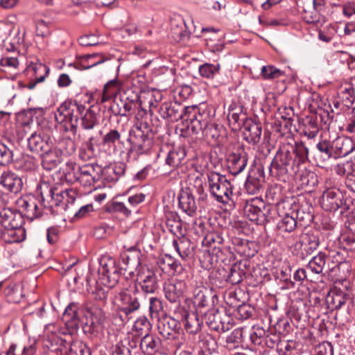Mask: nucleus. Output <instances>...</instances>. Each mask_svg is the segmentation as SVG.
I'll return each instance as SVG.
<instances>
[{
  "label": "nucleus",
  "mask_w": 355,
  "mask_h": 355,
  "mask_svg": "<svg viewBox=\"0 0 355 355\" xmlns=\"http://www.w3.org/2000/svg\"><path fill=\"white\" fill-rule=\"evenodd\" d=\"M58 115H55L57 121L65 122L69 127H65L66 131H71L76 135L78 130V119L80 118V125L85 130H92L97 124V116L94 111L86 110L85 107L76 101H65L58 109Z\"/></svg>",
  "instance_id": "obj_1"
},
{
  "label": "nucleus",
  "mask_w": 355,
  "mask_h": 355,
  "mask_svg": "<svg viewBox=\"0 0 355 355\" xmlns=\"http://www.w3.org/2000/svg\"><path fill=\"white\" fill-rule=\"evenodd\" d=\"M135 118L137 122L129 131V137L127 139L131 145L128 154L135 153L139 156L150 153L153 145L154 133L147 120L146 110L139 111Z\"/></svg>",
  "instance_id": "obj_2"
},
{
  "label": "nucleus",
  "mask_w": 355,
  "mask_h": 355,
  "mask_svg": "<svg viewBox=\"0 0 355 355\" xmlns=\"http://www.w3.org/2000/svg\"><path fill=\"white\" fill-rule=\"evenodd\" d=\"M76 166L73 162L66 164L65 178L69 182H78L84 187L94 185L100 180L103 173L102 167L97 164H85L78 166L76 171Z\"/></svg>",
  "instance_id": "obj_3"
},
{
  "label": "nucleus",
  "mask_w": 355,
  "mask_h": 355,
  "mask_svg": "<svg viewBox=\"0 0 355 355\" xmlns=\"http://www.w3.org/2000/svg\"><path fill=\"white\" fill-rule=\"evenodd\" d=\"M209 189L213 197L223 204L233 202V186L225 175L216 172H209L207 175Z\"/></svg>",
  "instance_id": "obj_4"
},
{
  "label": "nucleus",
  "mask_w": 355,
  "mask_h": 355,
  "mask_svg": "<svg viewBox=\"0 0 355 355\" xmlns=\"http://www.w3.org/2000/svg\"><path fill=\"white\" fill-rule=\"evenodd\" d=\"M294 150L295 146L290 144H284L279 148L270 164V172L272 175H284L290 171L295 172Z\"/></svg>",
  "instance_id": "obj_5"
},
{
  "label": "nucleus",
  "mask_w": 355,
  "mask_h": 355,
  "mask_svg": "<svg viewBox=\"0 0 355 355\" xmlns=\"http://www.w3.org/2000/svg\"><path fill=\"white\" fill-rule=\"evenodd\" d=\"M115 304L122 321H128L130 315L138 310L140 303L136 295L131 294L128 288L121 291L115 297Z\"/></svg>",
  "instance_id": "obj_6"
},
{
  "label": "nucleus",
  "mask_w": 355,
  "mask_h": 355,
  "mask_svg": "<svg viewBox=\"0 0 355 355\" xmlns=\"http://www.w3.org/2000/svg\"><path fill=\"white\" fill-rule=\"evenodd\" d=\"M122 269L116 266L114 259H109L101 263L98 273L103 284L112 288L119 282Z\"/></svg>",
  "instance_id": "obj_7"
},
{
  "label": "nucleus",
  "mask_w": 355,
  "mask_h": 355,
  "mask_svg": "<svg viewBox=\"0 0 355 355\" xmlns=\"http://www.w3.org/2000/svg\"><path fill=\"white\" fill-rule=\"evenodd\" d=\"M141 102L138 96L135 95L134 98H130L125 96H121L120 98L116 100L114 105L112 106V110L114 114L119 116H128L135 113L140 110Z\"/></svg>",
  "instance_id": "obj_8"
},
{
  "label": "nucleus",
  "mask_w": 355,
  "mask_h": 355,
  "mask_svg": "<svg viewBox=\"0 0 355 355\" xmlns=\"http://www.w3.org/2000/svg\"><path fill=\"white\" fill-rule=\"evenodd\" d=\"M343 204V194L339 189L336 187L327 188L320 198L322 208L327 211H336L341 207Z\"/></svg>",
  "instance_id": "obj_9"
},
{
  "label": "nucleus",
  "mask_w": 355,
  "mask_h": 355,
  "mask_svg": "<svg viewBox=\"0 0 355 355\" xmlns=\"http://www.w3.org/2000/svg\"><path fill=\"white\" fill-rule=\"evenodd\" d=\"M318 233L311 231L302 233L298 241L295 244V249L301 250L300 257L304 259L311 254L319 246Z\"/></svg>",
  "instance_id": "obj_10"
},
{
  "label": "nucleus",
  "mask_w": 355,
  "mask_h": 355,
  "mask_svg": "<svg viewBox=\"0 0 355 355\" xmlns=\"http://www.w3.org/2000/svg\"><path fill=\"white\" fill-rule=\"evenodd\" d=\"M137 281L146 293H153L158 288L157 274L149 268H141L137 273Z\"/></svg>",
  "instance_id": "obj_11"
},
{
  "label": "nucleus",
  "mask_w": 355,
  "mask_h": 355,
  "mask_svg": "<svg viewBox=\"0 0 355 355\" xmlns=\"http://www.w3.org/2000/svg\"><path fill=\"white\" fill-rule=\"evenodd\" d=\"M186 107L178 102H165L161 104L158 112L161 117L170 122L184 119Z\"/></svg>",
  "instance_id": "obj_12"
},
{
  "label": "nucleus",
  "mask_w": 355,
  "mask_h": 355,
  "mask_svg": "<svg viewBox=\"0 0 355 355\" xmlns=\"http://www.w3.org/2000/svg\"><path fill=\"white\" fill-rule=\"evenodd\" d=\"M180 323L171 316L159 319L157 329L159 334L166 339H175L180 330Z\"/></svg>",
  "instance_id": "obj_13"
},
{
  "label": "nucleus",
  "mask_w": 355,
  "mask_h": 355,
  "mask_svg": "<svg viewBox=\"0 0 355 355\" xmlns=\"http://www.w3.org/2000/svg\"><path fill=\"white\" fill-rule=\"evenodd\" d=\"M187 288V286L184 280L175 278L165 284L164 288L165 297L172 303L178 302Z\"/></svg>",
  "instance_id": "obj_14"
},
{
  "label": "nucleus",
  "mask_w": 355,
  "mask_h": 355,
  "mask_svg": "<svg viewBox=\"0 0 355 355\" xmlns=\"http://www.w3.org/2000/svg\"><path fill=\"white\" fill-rule=\"evenodd\" d=\"M49 196L51 199L52 205L51 206L57 207L58 211H67L69 208V204H73L75 200L74 197L71 195L72 191L64 190L58 191L55 188H51L49 191Z\"/></svg>",
  "instance_id": "obj_15"
},
{
  "label": "nucleus",
  "mask_w": 355,
  "mask_h": 355,
  "mask_svg": "<svg viewBox=\"0 0 355 355\" xmlns=\"http://www.w3.org/2000/svg\"><path fill=\"white\" fill-rule=\"evenodd\" d=\"M24 215L31 220L42 216V207L41 202L33 197H26L19 202Z\"/></svg>",
  "instance_id": "obj_16"
},
{
  "label": "nucleus",
  "mask_w": 355,
  "mask_h": 355,
  "mask_svg": "<svg viewBox=\"0 0 355 355\" xmlns=\"http://www.w3.org/2000/svg\"><path fill=\"white\" fill-rule=\"evenodd\" d=\"M0 223L5 229L21 227L24 223L22 213L3 208L0 211Z\"/></svg>",
  "instance_id": "obj_17"
},
{
  "label": "nucleus",
  "mask_w": 355,
  "mask_h": 355,
  "mask_svg": "<svg viewBox=\"0 0 355 355\" xmlns=\"http://www.w3.org/2000/svg\"><path fill=\"white\" fill-rule=\"evenodd\" d=\"M53 144L49 136H41L36 132L33 133L28 139V147L30 150L40 155L43 152L49 151Z\"/></svg>",
  "instance_id": "obj_18"
},
{
  "label": "nucleus",
  "mask_w": 355,
  "mask_h": 355,
  "mask_svg": "<svg viewBox=\"0 0 355 355\" xmlns=\"http://www.w3.org/2000/svg\"><path fill=\"white\" fill-rule=\"evenodd\" d=\"M247 163L248 155L243 150L230 154L227 158L228 170L234 175L241 173L246 167Z\"/></svg>",
  "instance_id": "obj_19"
},
{
  "label": "nucleus",
  "mask_w": 355,
  "mask_h": 355,
  "mask_svg": "<svg viewBox=\"0 0 355 355\" xmlns=\"http://www.w3.org/2000/svg\"><path fill=\"white\" fill-rule=\"evenodd\" d=\"M262 132L261 125L251 119H246L243 123V138L248 142L257 144L261 139Z\"/></svg>",
  "instance_id": "obj_20"
},
{
  "label": "nucleus",
  "mask_w": 355,
  "mask_h": 355,
  "mask_svg": "<svg viewBox=\"0 0 355 355\" xmlns=\"http://www.w3.org/2000/svg\"><path fill=\"white\" fill-rule=\"evenodd\" d=\"M263 206L264 201L262 199L253 198L245 201L243 211L249 220L260 223V218L263 216L261 208Z\"/></svg>",
  "instance_id": "obj_21"
},
{
  "label": "nucleus",
  "mask_w": 355,
  "mask_h": 355,
  "mask_svg": "<svg viewBox=\"0 0 355 355\" xmlns=\"http://www.w3.org/2000/svg\"><path fill=\"white\" fill-rule=\"evenodd\" d=\"M179 208L189 216H193L197 210L194 196L189 188L181 189L178 195Z\"/></svg>",
  "instance_id": "obj_22"
},
{
  "label": "nucleus",
  "mask_w": 355,
  "mask_h": 355,
  "mask_svg": "<svg viewBox=\"0 0 355 355\" xmlns=\"http://www.w3.org/2000/svg\"><path fill=\"white\" fill-rule=\"evenodd\" d=\"M0 184L7 191L17 193L21 190L23 182L15 173L6 171H3L0 177Z\"/></svg>",
  "instance_id": "obj_23"
},
{
  "label": "nucleus",
  "mask_w": 355,
  "mask_h": 355,
  "mask_svg": "<svg viewBox=\"0 0 355 355\" xmlns=\"http://www.w3.org/2000/svg\"><path fill=\"white\" fill-rule=\"evenodd\" d=\"M336 158L345 157L355 150V141L347 137H338L334 141Z\"/></svg>",
  "instance_id": "obj_24"
},
{
  "label": "nucleus",
  "mask_w": 355,
  "mask_h": 355,
  "mask_svg": "<svg viewBox=\"0 0 355 355\" xmlns=\"http://www.w3.org/2000/svg\"><path fill=\"white\" fill-rule=\"evenodd\" d=\"M142 352L146 355H153L160 349L161 340L154 334H146L139 340Z\"/></svg>",
  "instance_id": "obj_25"
},
{
  "label": "nucleus",
  "mask_w": 355,
  "mask_h": 355,
  "mask_svg": "<svg viewBox=\"0 0 355 355\" xmlns=\"http://www.w3.org/2000/svg\"><path fill=\"white\" fill-rule=\"evenodd\" d=\"M173 246L182 259H189L193 257V246L190 239L184 236V234L173 241Z\"/></svg>",
  "instance_id": "obj_26"
},
{
  "label": "nucleus",
  "mask_w": 355,
  "mask_h": 355,
  "mask_svg": "<svg viewBox=\"0 0 355 355\" xmlns=\"http://www.w3.org/2000/svg\"><path fill=\"white\" fill-rule=\"evenodd\" d=\"M81 311L85 319L101 322L106 319V314L102 308L92 303H85L82 306Z\"/></svg>",
  "instance_id": "obj_27"
},
{
  "label": "nucleus",
  "mask_w": 355,
  "mask_h": 355,
  "mask_svg": "<svg viewBox=\"0 0 355 355\" xmlns=\"http://www.w3.org/2000/svg\"><path fill=\"white\" fill-rule=\"evenodd\" d=\"M165 218V223L168 230L177 236H182V223L178 214L172 211H166Z\"/></svg>",
  "instance_id": "obj_28"
},
{
  "label": "nucleus",
  "mask_w": 355,
  "mask_h": 355,
  "mask_svg": "<svg viewBox=\"0 0 355 355\" xmlns=\"http://www.w3.org/2000/svg\"><path fill=\"white\" fill-rule=\"evenodd\" d=\"M60 150L55 148L53 144L49 151L41 154L43 166L48 170L55 168L60 162Z\"/></svg>",
  "instance_id": "obj_29"
},
{
  "label": "nucleus",
  "mask_w": 355,
  "mask_h": 355,
  "mask_svg": "<svg viewBox=\"0 0 355 355\" xmlns=\"http://www.w3.org/2000/svg\"><path fill=\"white\" fill-rule=\"evenodd\" d=\"M193 304L197 309L209 307L211 306V296L208 290L204 287H197L193 290Z\"/></svg>",
  "instance_id": "obj_30"
},
{
  "label": "nucleus",
  "mask_w": 355,
  "mask_h": 355,
  "mask_svg": "<svg viewBox=\"0 0 355 355\" xmlns=\"http://www.w3.org/2000/svg\"><path fill=\"white\" fill-rule=\"evenodd\" d=\"M184 116H189L198 119L202 123L207 125L211 121L210 112L206 109H202L196 105L186 107Z\"/></svg>",
  "instance_id": "obj_31"
},
{
  "label": "nucleus",
  "mask_w": 355,
  "mask_h": 355,
  "mask_svg": "<svg viewBox=\"0 0 355 355\" xmlns=\"http://www.w3.org/2000/svg\"><path fill=\"white\" fill-rule=\"evenodd\" d=\"M185 156L186 151L184 148H174L168 153L165 163L171 168L178 167L182 164Z\"/></svg>",
  "instance_id": "obj_32"
},
{
  "label": "nucleus",
  "mask_w": 355,
  "mask_h": 355,
  "mask_svg": "<svg viewBox=\"0 0 355 355\" xmlns=\"http://www.w3.org/2000/svg\"><path fill=\"white\" fill-rule=\"evenodd\" d=\"M320 12L309 5L304 8L303 19L307 24H322L324 22V17L320 14Z\"/></svg>",
  "instance_id": "obj_33"
},
{
  "label": "nucleus",
  "mask_w": 355,
  "mask_h": 355,
  "mask_svg": "<svg viewBox=\"0 0 355 355\" xmlns=\"http://www.w3.org/2000/svg\"><path fill=\"white\" fill-rule=\"evenodd\" d=\"M80 306L76 302L70 303L65 309L62 319L66 323H70L71 326L77 325L79 320Z\"/></svg>",
  "instance_id": "obj_34"
},
{
  "label": "nucleus",
  "mask_w": 355,
  "mask_h": 355,
  "mask_svg": "<svg viewBox=\"0 0 355 355\" xmlns=\"http://www.w3.org/2000/svg\"><path fill=\"white\" fill-rule=\"evenodd\" d=\"M297 206V204L294 198H286L276 204L279 216L293 215Z\"/></svg>",
  "instance_id": "obj_35"
},
{
  "label": "nucleus",
  "mask_w": 355,
  "mask_h": 355,
  "mask_svg": "<svg viewBox=\"0 0 355 355\" xmlns=\"http://www.w3.org/2000/svg\"><path fill=\"white\" fill-rule=\"evenodd\" d=\"M281 219L277 224V229L281 233H291L297 226V222L293 215L279 216Z\"/></svg>",
  "instance_id": "obj_36"
},
{
  "label": "nucleus",
  "mask_w": 355,
  "mask_h": 355,
  "mask_svg": "<svg viewBox=\"0 0 355 355\" xmlns=\"http://www.w3.org/2000/svg\"><path fill=\"white\" fill-rule=\"evenodd\" d=\"M316 148L320 153V157L324 161H327L330 159H336L334 141L327 139L321 140L317 144Z\"/></svg>",
  "instance_id": "obj_37"
},
{
  "label": "nucleus",
  "mask_w": 355,
  "mask_h": 355,
  "mask_svg": "<svg viewBox=\"0 0 355 355\" xmlns=\"http://www.w3.org/2000/svg\"><path fill=\"white\" fill-rule=\"evenodd\" d=\"M184 328L189 334H196L201 329L202 322L194 312L188 313L184 318Z\"/></svg>",
  "instance_id": "obj_38"
},
{
  "label": "nucleus",
  "mask_w": 355,
  "mask_h": 355,
  "mask_svg": "<svg viewBox=\"0 0 355 355\" xmlns=\"http://www.w3.org/2000/svg\"><path fill=\"white\" fill-rule=\"evenodd\" d=\"M171 37L178 42H185L190 37V33L184 21L179 24H173L171 26Z\"/></svg>",
  "instance_id": "obj_39"
},
{
  "label": "nucleus",
  "mask_w": 355,
  "mask_h": 355,
  "mask_svg": "<svg viewBox=\"0 0 355 355\" xmlns=\"http://www.w3.org/2000/svg\"><path fill=\"white\" fill-rule=\"evenodd\" d=\"M2 237L8 243H19L25 239V231L22 227L6 229Z\"/></svg>",
  "instance_id": "obj_40"
},
{
  "label": "nucleus",
  "mask_w": 355,
  "mask_h": 355,
  "mask_svg": "<svg viewBox=\"0 0 355 355\" xmlns=\"http://www.w3.org/2000/svg\"><path fill=\"white\" fill-rule=\"evenodd\" d=\"M319 130L317 117H307L303 125L302 133L309 139H313L318 135Z\"/></svg>",
  "instance_id": "obj_41"
},
{
  "label": "nucleus",
  "mask_w": 355,
  "mask_h": 355,
  "mask_svg": "<svg viewBox=\"0 0 355 355\" xmlns=\"http://www.w3.org/2000/svg\"><path fill=\"white\" fill-rule=\"evenodd\" d=\"M105 60L103 55L100 53L87 54L82 56L80 64L83 69H87L103 63Z\"/></svg>",
  "instance_id": "obj_42"
},
{
  "label": "nucleus",
  "mask_w": 355,
  "mask_h": 355,
  "mask_svg": "<svg viewBox=\"0 0 355 355\" xmlns=\"http://www.w3.org/2000/svg\"><path fill=\"white\" fill-rule=\"evenodd\" d=\"M33 70L36 77L35 80L31 81L26 85L27 88L29 89H34L37 83L43 82L49 71L46 65L42 64L35 65L33 67Z\"/></svg>",
  "instance_id": "obj_43"
},
{
  "label": "nucleus",
  "mask_w": 355,
  "mask_h": 355,
  "mask_svg": "<svg viewBox=\"0 0 355 355\" xmlns=\"http://www.w3.org/2000/svg\"><path fill=\"white\" fill-rule=\"evenodd\" d=\"M325 263V254L319 252L309 262L308 267L313 272L320 274L323 271Z\"/></svg>",
  "instance_id": "obj_44"
},
{
  "label": "nucleus",
  "mask_w": 355,
  "mask_h": 355,
  "mask_svg": "<svg viewBox=\"0 0 355 355\" xmlns=\"http://www.w3.org/2000/svg\"><path fill=\"white\" fill-rule=\"evenodd\" d=\"M243 328L235 329L227 338V347L230 349L236 348L243 341Z\"/></svg>",
  "instance_id": "obj_45"
},
{
  "label": "nucleus",
  "mask_w": 355,
  "mask_h": 355,
  "mask_svg": "<svg viewBox=\"0 0 355 355\" xmlns=\"http://www.w3.org/2000/svg\"><path fill=\"white\" fill-rule=\"evenodd\" d=\"M220 65L205 63L199 67L200 75L205 78L212 79L219 73Z\"/></svg>",
  "instance_id": "obj_46"
},
{
  "label": "nucleus",
  "mask_w": 355,
  "mask_h": 355,
  "mask_svg": "<svg viewBox=\"0 0 355 355\" xmlns=\"http://www.w3.org/2000/svg\"><path fill=\"white\" fill-rule=\"evenodd\" d=\"M222 313L216 310L208 311L205 313L204 320L208 327L216 331L218 330V322H220Z\"/></svg>",
  "instance_id": "obj_47"
},
{
  "label": "nucleus",
  "mask_w": 355,
  "mask_h": 355,
  "mask_svg": "<svg viewBox=\"0 0 355 355\" xmlns=\"http://www.w3.org/2000/svg\"><path fill=\"white\" fill-rule=\"evenodd\" d=\"M302 185L309 188H313L318 183V175L315 173L309 170H304L300 175Z\"/></svg>",
  "instance_id": "obj_48"
},
{
  "label": "nucleus",
  "mask_w": 355,
  "mask_h": 355,
  "mask_svg": "<svg viewBox=\"0 0 355 355\" xmlns=\"http://www.w3.org/2000/svg\"><path fill=\"white\" fill-rule=\"evenodd\" d=\"M310 209L311 207L307 205L300 207L297 205L293 214L296 220L310 223L313 220V215L310 211Z\"/></svg>",
  "instance_id": "obj_49"
},
{
  "label": "nucleus",
  "mask_w": 355,
  "mask_h": 355,
  "mask_svg": "<svg viewBox=\"0 0 355 355\" xmlns=\"http://www.w3.org/2000/svg\"><path fill=\"white\" fill-rule=\"evenodd\" d=\"M107 211L109 212H119L126 217L131 214L130 208L126 205V202H119L116 200H113L107 205Z\"/></svg>",
  "instance_id": "obj_50"
},
{
  "label": "nucleus",
  "mask_w": 355,
  "mask_h": 355,
  "mask_svg": "<svg viewBox=\"0 0 355 355\" xmlns=\"http://www.w3.org/2000/svg\"><path fill=\"white\" fill-rule=\"evenodd\" d=\"M86 321L83 326V331L90 336H96L102 328L104 322L95 321L85 319Z\"/></svg>",
  "instance_id": "obj_51"
},
{
  "label": "nucleus",
  "mask_w": 355,
  "mask_h": 355,
  "mask_svg": "<svg viewBox=\"0 0 355 355\" xmlns=\"http://www.w3.org/2000/svg\"><path fill=\"white\" fill-rule=\"evenodd\" d=\"M266 334V331L263 327L253 326L252 332L250 334V338L254 345L263 346Z\"/></svg>",
  "instance_id": "obj_52"
},
{
  "label": "nucleus",
  "mask_w": 355,
  "mask_h": 355,
  "mask_svg": "<svg viewBox=\"0 0 355 355\" xmlns=\"http://www.w3.org/2000/svg\"><path fill=\"white\" fill-rule=\"evenodd\" d=\"M150 329V323L146 317L139 318L135 322L133 330L137 332V336L148 334Z\"/></svg>",
  "instance_id": "obj_53"
},
{
  "label": "nucleus",
  "mask_w": 355,
  "mask_h": 355,
  "mask_svg": "<svg viewBox=\"0 0 355 355\" xmlns=\"http://www.w3.org/2000/svg\"><path fill=\"white\" fill-rule=\"evenodd\" d=\"M121 131L117 129H110L102 138V142L105 145H115L116 142H120Z\"/></svg>",
  "instance_id": "obj_54"
},
{
  "label": "nucleus",
  "mask_w": 355,
  "mask_h": 355,
  "mask_svg": "<svg viewBox=\"0 0 355 355\" xmlns=\"http://www.w3.org/2000/svg\"><path fill=\"white\" fill-rule=\"evenodd\" d=\"M309 149L303 144L295 146L294 158L296 160V164L304 163L308 159Z\"/></svg>",
  "instance_id": "obj_55"
},
{
  "label": "nucleus",
  "mask_w": 355,
  "mask_h": 355,
  "mask_svg": "<svg viewBox=\"0 0 355 355\" xmlns=\"http://www.w3.org/2000/svg\"><path fill=\"white\" fill-rule=\"evenodd\" d=\"M184 121H189L188 128L191 130L194 135L202 134L207 125L202 123L198 119L191 118L189 116H184Z\"/></svg>",
  "instance_id": "obj_56"
},
{
  "label": "nucleus",
  "mask_w": 355,
  "mask_h": 355,
  "mask_svg": "<svg viewBox=\"0 0 355 355\" xmlns=\"http://www.w3.org/2000/svg\"><path fill=\"white\" fill-rule=\"evenodd\" d=\"M126 165L123 162L116 163L114 166H108L104 169L105 173H113L115 177H112V181H116L121 176L125 174Z\"/></svg>",
  "instance_id": "obj_57"
},
{
  "label": "nucleus",
  "mask_w": 355,
  "mask_h": 355,
  "mask_svg": "<svg viewBox=\"0 0 355 355\" xmlns=\"http://www.w3.org/2000/svg\"><path fill=\"white\" fill-rule=\"evenodd\" d=\"M13 161V152L4 144L0 142V165L6 166Z\"/></svg>",
  "instance_id": "obj_58"
},
{
  "label": "nucleus",
  "mask_w": 355,
  "mask_h": 355,
  "mask_svg": "<svg viewBox=\"0 0 355 355\" xmlns=\"http://www.w3.org/2000/svg\"><path fill=\"white\" fill-rule=\"evenodd\" d=\"M261 73L265 79L272 80L283 76L284 72L272 65H268L262 67Z\"/></svg>",
  "instance_id": "obj_59"
},
{
  "label": "nucleus",
  "mask_w": 355,
  "mask_h": 355,
  "mask_svg": "<svg viewBox=\"0 0 355 355\" xmlns=\"http://www.w3.org/2000/svg\"><path fill=\"white\" fill-rule=\"evenodd\" d=\"M261 187L260 180L254 177L248 176L245 183V189L249 194L257 193Z\"/></svg>",
  "instance_id": "obj_60"
},
{
  "label": "nucleus",
  "mask_w": 355,
  "mask_h": 355,
  "mask_svg": "<svg viewBox=\"0 0 355 355\" xmlns=\"http://www.w3.org/2000/svg\"><path fill=\"white\" fill-rule=\"evenodd\" d=\"M236 311L239 319L246 320L252 315L254 309L250 304L243 303L237 307Z\"/></svg>",
  "instance_id": "obj_61"
},
{
  "label": "nucleus",
  "mask_w": 355,
  "mask_h": 355,
  "mask_svg": "<svg viewBox=\"0 0 355 355\" xmlns=\"http://www.w3.org/2000/svg\"><path fill=\"white\" fill-rule=\"evenodd\" d=\"M232 319L227 314L222 313L220 322L217 324L218 325V330H216L218 332H225L229 331L233 327L232 322Z\"/></svg>",
  "instance_id": "obj_62"
},
{
  "label": "nucleus",
  "mask_w": 355,
  "mask_h": 355,
  "mask_svg": "<svg viewBox=\"0 0 355 355\" xmlns=\"http://www.w3.org/2000/svg\"><path fill=\"white\" fill-rule=\"evenodd\" d=\"M163 310L162 301L157 297L150 299L149 311L152 318L157 317L159 313Z\"/></svg>",
  "instance_id": "obj_63"
},
{
  "label": "nucleus",
  "mask_w": 355,
  "mask_h": 355,
  "mask_svg": "<svg viewBox=\"0 0 355 355\" xmlns=\"http://www.w3.org/2000/svg\"><path fill=\"white\" fill-rule=\"evenodd\" d=\"M316 355H334V349L331 343L324 341L315 347Z\"/></svg>",
  "instance_id": "obj_64"
}]
</instances>
